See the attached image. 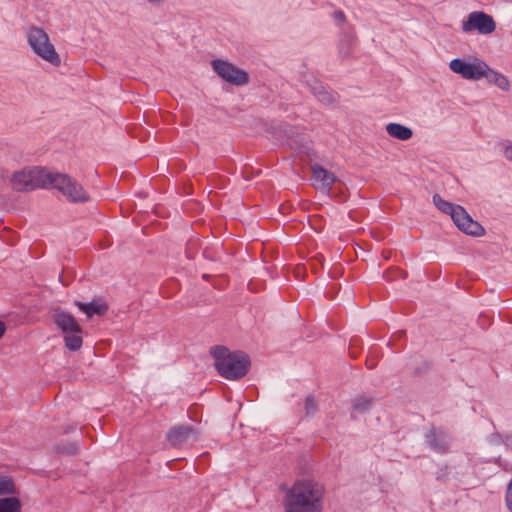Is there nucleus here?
I'll return each mask as SVG.
<instances>
[{
	"label": "nucleus",
	"mask_w": 512,
	"mask_h": 512,
	"mask_svg": "<svg viewBox=\"0 0 512 512\" xmlns=\"http://www.w3.org/2000/svg\"><path fill=\"white\" fill-rule=\"evenodd\" d=\"M324 487L315 481L296 482L287 492L285 512H322Z\"/></svg>",
	"instance_id": "nucleus-1"
},
{
	"label": "nucleus",
	"mask_w": 512,
	"mask_h": 512,
	"mask_svg": "<svg viewBox=\"0 0 512 512\" xmlns=\"http://www.w3.org/2000/svg\"><path fill=\"white\" fill-rule=\"evenodd\" d=\"M449 69L465 80L478 81L485 78L502 91H508L510 88V82L505 75L490 68L484 60L478 57H472L471 60L454 58L449 62Z\"/></svg>",
	"instance_id": "nucleus-2"
},
{
	"label": "nucleus",
	"mask_w": 512,
	"mask_h": 512,
	"mask_svg": "<svg viewBox=\"0 0 512 512\" xmlns=\"http://www.w3.org/2000/svg\"><path fill=\"white\" fill-rule=\"evenodd\" d=\"M211 354L216 370L228 380H237L248 372L249 359L242 352L231 353L226 347L216 346L212 348Z\"/></svg>",
	"instance_id": "nucleus-3"
},
{
	"label": "nucleus",
	"mask_w": 512,
	"mask_h": 512,
	"mask_svg": "<svg viewBox=\"0 0 512 512\" xmlns=\"http://www.w3.org/2000/svg\"><path fill=\"white\" fill-rule=\"evenodd\" d=\"M53 320L64 334L65 346L71 351L79 350L83 343L82 328L75 317L70 312L57 309L53 314Z\"/></svg>",
	"instance_id": "nucleus-4"
},
{
	"label": "nucleus",
	"mask_w": 512,
	"mask_h": 512,
	"mask_svg": "<svg viewBox=\"0 0 512 512\" xmlns=\"http://www.w3.org/2000/svg\"><path fill=\"white\" fill-rule=\"evenodd\" d=\"M50 176L49 188L57 189L70 202L84 203L89 201L88 192L71 176L55 171H51Z\"/></svg>",
	"instance_id": "nucleus-5"
},
{
	"label": "nucleus",
	"mask_w": 512,
	"mask_h": 512,
	"mask_svg": "<svg viewBox=\"0 0 512 512\" xmlns=\"http://www.w3.org/2000/svg\"><path fill=\"white\" fill-rule=\"evenodd\" d=\"M51 171L34 167L15 172L11 178V185L17 191H31L38 188H49Z\"/></svg>",
	"instance_id": "nucleus-6"
},
{
	"label": "nucleus",
	"mask_w": 512,
	"mask_h": 512,
	"mask_svg": "<svg viewBox=\"0 0 512 512\" xmlns=\"http://www.w3.org/2000/svg\"><path fill=\"white\" fill-rule=\"evenodd\" d=\"M26 39L32 51L43 60L58 65L60 57L53 44L49 40L48 34L39 27H31L26 32Z\"/></svg>",
	"instance_id": "nucleus-7"
},
{
	"label": "nucleus",
	"mask_w": 512,
	"mask_h": 512,
	"mask_svg": "<svg viewBox=\"0 0 512 512\" xmlns=\"http://www.w3.org/2000/svg\"><path fill=\"white\" fill-rule=\"evenodd\" d=\"M496 29V23L492 16L483 11H473L462 22V30L465 33L477 31L480 34H490Z\"/></svg>",
	"instance_id": "nucleus-8"
},
{
	"label": "nucleus",
	"mask_w": 512,
	"mask_h": 512,
	"mask_svg": "<svg viewBox=\"0 0 512 512\" xmlns=\"http://www.w3.org/2000/svg\"><path fill=\"white\" fill-rule=\"evenodd\" d=\"M211 65L214 72L230 84L242 86L249 81V76L244 70L237 68L227 61L217 59L213 60Z\"/></svg>",
	"instance_id": "nucleus-9"
},
{
	"label": "nucleus",
	"mask_w": 512,
	"mask_h": 512,
	"mask_svg": "<svg viewBox=\"0 0 512 512\" xmlns=\"http://www.w3.org/2000/svg\"><path fill=\"white\" fill-rule=\"evenodd\" d=\"M451 219L455 225L465 234L472 236H481L484 234V228L468 214V212L460 205L454 208Z\"/></svg>",
	"instance_id": "nucleus-10"
},
{
	"label": "nucleus",
	"mask_w": 512,
	"mask_h": 512,
	"mask_svg": "<svg viewBox=\"0 0 512 512\" xmlns=\"http://www.w3.org/2000/svg\"><path fill=\"white\" fill-rule=\"evenodd\" d=\"M451 219L455 225L465 234L472 236H481L484 234V228L468 214V212L460 205L454 208Z\"/></svg>",
	"instance_id": "nucleus-11"
},
{
	"label": "nucleus",
	"mask_w": 512,
	"mask_h": 512,
	"mask_svg": "<svg viewBox=\"0 0 512 512\" xmlns=\"http://www.w3.org/2000/svg\"><path fill=\"white\" fill-rule=\"evenodd\" d=\"M336 177L333 173L324 169L320 165L312 166V181L313 186L322 192L328 193L331 189V185L335 182Z\"/></svg>",
	"instance_id": "nucleus-12"
},
{
	"label": "nucleus",
	"mask_w": 512,
	"mask_h": 512,
	"mask_svg": "<svg viewBox=\"0 0 512 512\" xmlns=\"http://www.w3.org/2000/svg\"><path fill=\"white\" fill-rule=\"evenodd\" d=\"M197 438L196 430L190 425H179L172 428L168 433V440L173 446L194 441Z\"/></svg>",
	"instance_id": "nucleus-13"
},
{
	"label": "nucleus",
	"mask_w": 512,
	"mask_h": 512,
	"mask_svg": "<svg viewBox=\"0 0 512 512\" xmlns=\"http://www.w3.org/2000/svg\"><path fill=\"white\" fill-rule=\"evenodd\" d=\"M74 304L87 318H92L94 315H104L108 310L106 302L100 298L93 299L87 303L75 301Z\"/></svg>",
	"instance_id": "nucleus-14"
},
{
	"label": "nucleus",
	"mask_w": 512,
	"mask_h": 512,
	"mask_svg": "<svg viewBox=\"0 0 512 512\" xmlns=\"http://www.w3.org/2000/svg\"><path fill=\"white\" fill-rule=\"evenodd\" d=\"M426 442L432 450L438 453H444L449 446L450 438L445 433H437L432 429L426 433Z\"/></svg>",
	"instance_id": "nucleus-15"
},
{
	"label": "nucleus",
	"mask_w": 512,
	"mask_h": 512,
	"mask_svg": "<svg viewBox=\"0 0 512 512\" xmlns=\"http://www.w3.org/2000/svg\"><path fill=\"white\" fill-rule=\"evenodd\" d=\"M310 90L313 95L323 104L332 105L336 98L335 95L329 91L325 86H323L320 82L314 80L312 84H309Z\"/></svg>",
	"instance_id": "nucleus-16"
},
{
	"label": "nucleus",
	"mask_w": 512,
	"mask_h": 512,
	"mask_svg": "<svg viewBox=\"0 0 512 512\" xmlns=\"http://www.w3.org/2000/svg\"><path fill=\"white\" fill-rule=\"evenodd\" d=\"M386 132L389 136L401 141L409 140L413 135V131L409 127L394 122L386 125Z\"/></svg>",
	"instance_id": "nucleus-17"
},
{
	"label": "nucleus",
	"mask_w": 512,
	"mask_h": 512,
	"mask_svg": "<svg viewBox=\"0 0 512 512\" xmlns=\"http://www.w3.org/2000/svg\"><path fill=\"white\" fill-rule=\"evenodd\" d=\"M21 504L15 497L0 498V512H20Z\"/></svg>",
	"instance_id": "nucleus-18"
},
{
	"label": "nucleus",
	"mask_w": 512,
	"mask_h": 512,
	"mask_svg": "<svg viewBox=\"0 0 512 512\" xmlns=\"http://www.w3.org/2000/svg\"><path fill=\"white\" fill-rule=\"evenodd\" d=\"M433 203L434 205L443 213L452 216L453 212L455 211L454 208L457 207L456 204L450 203L446 200H444L440 195L435 194L433 196Z\"/></svg>",
	"instance_id": "nucleus-19"
},
{
	"label": "nucleus",
	"mask_w": 512,
	"mask_h": 512,
	"mask_svg": "<svg viewBox=\"0 0 512 512\" xmlns=\"http://www.w3.org/2000/svg\"><path fill=\"white\" fill-rule=\"evenodd\" d=\"M372 405V399L366 396L356 397L352 402L353 412L352 416L355 417V412H365L370 409Z\"/></svg>",
	"instance_id": "nucleus-20"
},
{
	"label": "nucleus",
	"mask_w": 512,
	"mask_h": 512,
	"mask_svg": "<svg viewBox=\"0 0 512 512\" xmlns=\"http://www.w3.org/2000/svg\"><path fill=\"white\" fill-rule=\"evenodd\" d=\"M15 487L12 478L7 476L0 477V494L14 493Z\"/></svg>",
	"instance_id": "nucleus-21"
},
{
	"label": "nucleus",
	"mask_w": 512,
	"mask_h": 512,
	"mask_svg": "<svg viewBox=\"0 0 512 512\" xmlns=\"http://www.w3.org/2000/svg\"><path fill=\"white\" fill-rule=\"evenodd\" d=\"M317 410V404L313 396H308L305 401V411L308 416H312Z\"/></svg>",
	"instance_id": "nucleus-22"
},
{
	"label": "nucleus",
	"mask_w": 512,
	"mask_h": 512,
	"mask_svg": "<svg viewBox=\"0 0 512 512\" xmlns=\"http://www.w3.org/2000/svg\"><path fill=\"white\" fill-rule=\"evenodd\" d=\"M505 505L507 509L512 512V478L508 482L505 492Z\"/></svg>",
	"instance_id": "nucleus-23"
},
{
	"label": "nucleus",
	"mask_w": 512,
	"mask_h": 512,
	"mask_svg": "<svg viewBox=\"0 0 512 512\" xmlns=\"http://www.w3.org/2000/svg\"><path fill=\"white\" fill-rule=\"evenodd\" d=\"M351 38H347L346 40H343L340 44V47H339V53L343 56V57H348L350 52H349V45L351 44Z\"/></svg>",
	"instance_id": "nucleus-24"
},
{
	"label": "nucleus",
	"mask_w": 512,
	"mask_h": 512,
	"mask_svg": "<svg viewBox=\"0 0 512 512\" xmlns=\"http://www.w3.org/2000/svg\"><path fill=\"white\" fill-rule=\"evenodd\" d=\"M504 155L507 160L512 162V143L508 144L504 150Z\"/></svg>",
	"instance_id": "nucleus-25"
},
{
	"label": "nucleus",
	"mask_w": 512,
	"mask_h": 512,
	"mask_svg": "<svg viewBox=\"0 0 512 512\" xmlns=\"http://www.w3.org/2000/svg\"><path fill=\"white\" fill-rule=\"evenodd\" d=\"M334 19L342 22L345 20V14L342 11H336L334 12Z\"/></svg>",
	"instance_id": "nucleus-26"
},
{
	"label": "nucleus",
	"mask_w": 512,
	"mask_h": 512,
	"mask_svg": "<svg viewBox=\"0 0 512 512\" xmlns=\"http://www.w3.org/2000/svg\"><path fill=\"white\" fill-rule=\"evenodd\" d=\"M501 439H502V437H501V435H499V434H493V435H491V441H492L493 443H499Z\"/></svg>",
	"instance_id": "nucleus-27"
},
{
	"label": "nucleus",
	"mask_w": 512,
	"mask_h": 512,
	"mask_svg": "<svg viewBox=\"0 0 512 512\" xmlns=\"http://www.w3.org/2000/svg\"><path fill=\"white\" fill-rule=\"evenodd\" d=\"M5 330H6L5 324L2 321H0V338L4 334Z\"/></svg>",
	"instance_id": "nucleus-28"
}]
</instances>
